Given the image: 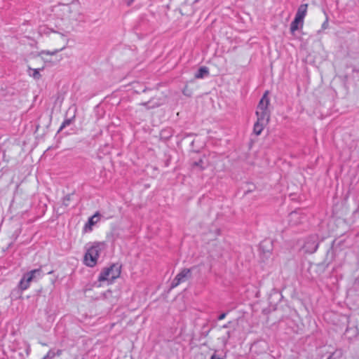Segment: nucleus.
Wrapping results in <instances>:
<instances>
[{
  "label": "nucleus",
  "instance_id": "obj_1",
  "mask_svg": "<svg viewBox=\"0 0 359 359\" xmlns=\"http://www.w3.org/2000/svg\"><path fill=\"white\" fill-rule=\"evenodd\" d=\"M104 245V243L95 242L86 250L83 257V263L88 267H94L97 262L100 253Z\"/></svg>",
  "mask_w": 359,
  "mask_h": 359
},
{
  "label": "nucleus",
  "instance_id": "obj_2",
  "mask_svg": "<svg viewBox=\"0 0 359 359\" xmlns=\"http://www.w3.org/2000/svg\"><path fill=\"white\" fill-rule=\"evenodd\" d=\"M121 265L118 263L112 264L108 267H105L100 273L98 280L102 281H110L112 282L116 278H118L121 274Z\"/></svg>",
  "mask_w": 359,
  "mask_h": 359
},
{
  "label": "nucleus",
  "instance_id": "obj_3",
  "mask_svg": "<svg viewBox=\"0 0 359 359\" xmlns=\"http://www.w3.org/2000/svg\"><path fill=\"white\" fill-rule=\"evenodd\" d=\"M42 276V271L41 268L36 269L25 273L20 281L19 282L18 287L21 290H25L29 287L32 281H36Z\"/></svg>",
  "mask_w": 359,
  "mask_h": 359
},
{
  "label": "nucleus",
  "instance_id": "obj_4",
  "mask_svg": "<svg viewBox=\"0 0 359 359\" xmlns=\"http://www.w3.org/2000/svg\"><path fill=\"white\" fill-rule=\"evenodd\" d=\"M192 278L191 269H183L172 280L170 287L174 288L180 283H184Z\"/></svg>",
  "mask_w": 359,
  "mask_h": 359
},
{
  "label": "nucleus",
  "instance_id": "obj_5",
  "mask_svg": "<svg viewBox=\"0 0 359 359\" xmlns=\"http://www.w3.org/2000/svg\"><path fill=\"white\" fill-rule=\"evenodd\" d=\"M318 245V236L316 234H313L306 238L303 248L305 252L313 254L317 250Z\"/></svg>",
  "mask_w": 359,
  "mask_h": 359
},
{
  "label": "nucleus",
  "instance_id": "obj_6",
  "mask_svg": "<svg viewBox=\"0 0 359 359\" xmlns=\"http://www.w3.org/2000/svg\"><path fill=\"white\" fill-rule=\"evenodd\" d=\"M269 92L266 91L259 102L257 111H269V98L268 97Z\"/></svg>",
  "mask_w": 359,
  "mask_h": 359
},
{
  "label": "nucleus",
  "instance_id": "obj_7",
  "mask_svg": "<svg viewBox=\"0 0 359 359\" xmlns=\"http://www.w3.org/2000/svg\"><path fill=\"white\" fill-rule=\"evenodd\" d=\"M100 214L97 212L95 215L88 219V222L85 224L84 231H90L92 230V226L95 225L100 219Z\"/></svg>",
  "mask_w": 359,
  "mask_h": 359
},
{
  "label": "nucleus",
  "instance_id": "obj_8",
  "mask_svg": "<svg viewBox=\"0 0 359 359\" xmlns=\"http://www.w3.org/2000/svg\"><path fill=\"white\" fill-rule=\"evenodd\" d=\"M257 121L266 123L269 121V111H256Z\"/></svg>",
  "mask_w": 359,
  "mask_h": 359
},
{
  "label": "nucleus",
  "instance_id": "obj_9",
  "mask_svg": "<svg viewBox=\"0 0 359 359\" xmlns=\"http://www.w3.org/2000/svg\"><path fill=\"white\" fill-rule=\"evenodd\" d=\"M289 221L292 224L297 225L302 222V217L299 211H293L289 215Z\"/></svg>",
  "mask_w": 359,
  "mask_h": 359
},
{
  "label": "nucleus",
  "instance_id": "obj_10",
  "mask_svg": "<svg viewBox=\"0 0 359 359\" xmlns=\"http://www.w3.org/2000/svg\"><path fill=\"white\" fill-rule=\"evenodd\" d=\"M304 21L297 17H294V19L290 24V32L294 34L295 31L298 30L299 27H302Z\"/></svg>",
  "mask_w": 359,
  "mask_h": 359
},
{
  "label": "nucleus",
  "instance_id": "obj_11",
  "mask_svg": "<svg viewBox=\"0 0 359 359\" xmlns=\"http://www.w3.org/2000/svg\"><path fill=\"white\" fill-rule=\"evenodd\" d=\"M307 4H301L297 8V11L296 13L295 16L304 21V19L307 13Z\"/></svg>",
  "mask_w": 359,
  "mask_h": 359
},
{
  "label": "nucleus",
  "instance_id": "obj_12",
  "mask_svg": "<svg viewBox=\"0 0 359 359\" xmlns=\"http://www.w3.org/2000/svg\"><path fill=\"white\" fill-rule=\"evenodd\" d=\"M209 75V69L207 67L203 66L199 67L195 74V78L203 79Z\"/></svg>",
  "mask_w": 359,
  "mask_h": 359
},
{
  "label": "nucleus",
  "instance_id": "obj_13",
  "mask_svg": "<svg viewBox=\"0 0 359 359\" xmlns=\"http://www.w3.org/2000/svg\"><path fill=\"white\" fill-rule=\"evenodd\" d=\"M351 334V336L348 337L349 339H351L352 338L356 337L359 334V330L357 327H347L345 332V334Z\"/></svg>",
  "mask_w": 359,
  "mask_h": 359
},
{
  "label": "nucleus",
  "instance_id": "obj_14",
  "mask_svg": "<svg viewBox=\"0 0 359 359\" xmlns=\"http://www.w3.org/2000/svg\"><path fill=\"white\" fill-rule=\"evenodd\" d=\"M75 119V115L70 118H65V121L62 122V125L60 126L57 133H60L63 129H65L67 126L71 125Z\"/></svg>",
  "mask_w": 359,
  "mask_h": 359
},
{
  "label": "nucleus",
  "instance_id": "obj_15",
  "mask_svg": "<svg viewBox=\"0 0 359 359\" xmlns=\"http://www.w3.org/2000/svg\"><path fill=\"white\" fill-rule=\"evenodd\" d=\"M264 123L257 121L254 124L253 132L255 135H259L261 134L264 129Z\"/></svg>",
  "mask_w": 359,
  "mask_h": 359
},
{
  "label": "nucleus",
  "instance_id": "obj_16",
  "mask_svg": "<svg viewBox=\"0 0 359 359\" xmlns=\"http://www.w3.org/2000/svg\"><path fill=\"white\" fill-rule=\"evenodd\" d=\"M151 103H152V100H150L148 102H142L140 104V105L145 107L147 109H154L155 107H158L160 105V104L157 103V102L153 103L152 104H151Z\"/></svg>",
  "mask_w": 359,
  "mask_h": 359
},
{
  "label": "nucleus",
  "instance_id": "obj_17",
  "mask_svg": "<svg viewBox=\"0 0 359 359\" xmlns=\"http://www.w3.org/2000/svg\"><path fill=\"white\" fill-rule=\"evenodd\" d=\"M172 134L170 129L163 130L161 132V138H163L165 140L169 139L170 137H172Z\"/></svg>",
  "mask_w": 359,
  "mask_h": 359
},
{
  "label": "nucleus",
  "instance_id": "obj_18",
  "mask_svg": "<svg viewBox=\"0 0 359 359\" xmlns=\"http://www.w3.org/2000/svg\"><path fill=\"white\" fill-rule=\"evenodd\" d=\"M203 164H204L203 160L202 158H200L198 161L193 162L191 165L193 168L198 167L201 170H203L205 168V167L203 166Z\"/></svg>",
  "mask_w": 359,
  "mask_h": 359
},
{
  "label": "nucleus",
  "instance_id": "obj_19",
  "mask_svg": "<svg viewBox=\"0 0 359 359\" xmlns=\"http://www.w3.org/2000/svg\"><path fill=\"white\" fill-rule=\"evenodd\" d=\"M29 69L33 72L32 76L34 79L39 80L41 77V75L39 73V69L29 68Z\"/></svg>",
  "mask_w": 359,
  "mask_h": 359
},
{
  "label": "nucleus",
  "instance_id": "obj_20",
  "mask_svg": "<svg viewBox=\"0 0 359 359\" xmlns=\"http://www.w3.org/2000/svg\"><path fill=\"white\" fill-rule=\"evenodd\" d=\"M56 355L53 350H50L48 353L42 359H52Z\"/></svg>",
  "mask_w": 359,
  "mask_h": 359
},
{
  "label": "nucleus",
  "instance_id": "obj_21",
  "mask_svg": "<svg viewBox=\"0 0 359 359\" xmlns=\"http://www.w3.org/2000/svg\"><path fill=\"white\" fill-rule=\"evenodd\" d=\"M182 93H183L184 95L187 96V97H191V94H192V93H191V90H189V89L188 88V86H186L184 88V89H183V90H182Z\"/></svg>",
  "mask_w": 359,
  "mask_h": 359
},
{
  "label": "nucleus",
  "instance_id": "obj_22",
  "mask_svg": "<svg viewBox=\"0 0 359 359\" xmlns=\"http://www.w3.org/2000/svg\"><path fill=\"white\" fill-rule=\"evenodd\" d=\"M71 195L70 194H68L67 196H65L63 198V202H62V204L65 205V206H68L69 205V201H70L71 199Z\"/></svg>",
  "mask_w": 359,
  "mask_h": 359
},
{
  "label": "nucleus",
  "instance_id": "obj_23",
  "mask_svg": "<svg viewBox=\"0 0 359 359\" xmlns=\"http://www.w3.org/2000/svg\"><path fill=\"white\" fill-rule=\"evenodd\" d=\"M63 48H61L60 49V50H62ZM59 51V50H55L53 52H50L49 50H43L41 51V54H46V55H53L55 54H56L57 52Z\"/></svg>",
  "mask_w": 359,
  "mask_h": 359
},
{
  "label": "nucleus",
  "instance_id": "obj_24",
  "mask_svg": "<svg viewBox=\"0 0 359 359\" xmlns=\"http://www.w3.org/2000/svg\"><path fill=\"white\" fill-rule=\"evenodd\" d=\"M324 13H325V15H326V19H325V22L323 23V25H322V29H327V27H328V17H327V14H326L325 11H324Z\"/></svg>",
  "mask_w": 359,
  "mask_h": 359
},
{
  "label": "nucleus",
  "instance_id": "obj_25",
  "mask_svg": "<svg viewBox=\"0 0 359 359\" xmlns=\"http://www.w3.org/2000/svg\"><path fill=\"white\" fill-rule=\"evenodd\" d=\"M231 337V332L230 331H228L226 332V337H223V341L224 344H226V342L228 341V340L230 339Z\"/></svg>",
  "mask_w": 359,
  "mask_h": 359
},
{
  "label": "nucleus",
  "instance_id": "obj_26",
  "mask_svg": "<svg viewBox=\"0 0 359 359\" xmlns=\"http://www.w3.org/2000/svg\"><path fill=\"white\" fill-rule=\"evenodd\" d=\"M210 359H225V356L220 357L217 355L216 351L211 355Z\"/></svg>",
  "mask_w": 359,
  "mask_h": 359
},
{
  "label": "nucleus",
  "instance_id": "obj_27",
  "mask_svg": "<svg viewBox=\"0 0 359 359\" xmlns=\"http://www.w3.org/2000/svg\"><path fill=\"white\" fill-rule=\"evenodd\" d=\"M227 313L226 312H224V313H222L217 318V320H222L223 319L225 318L226 316Z\"/></svg>",
  "mask_w": 359,
  "mask_h": 359
},
{
  "label": "nucleus",
  "instance_id": "obj_28",
  "mask_svg": "<svg viewBox=\"0 0 359 359\" xmlns=\"http://www.w3.org/2000/svg\"><path fill=\"white\" fill-rule=\"evenodd\" d=\"M231 323V321H229L228 323H226V324L224 325L222 327V328H228V327H230Z\"/></svg>",
  "mask_w": 359,
  "mask_h": 359
},
{
  "label": "nucleus",
  "instance_id": "obj_29",
  "mask_svg": "<svg viewBox=\"0 0 359 359\" xmlns=\"http://www.w3.org/2000/svg\"><path fill=\"white\" fill-rule=\"evenodd\" d=\"M135 0H126V4L128 6H130L133 2H134Z\"/></svg>",
  "mask_w": 359,
  "mask_h": 359
},
{
  "label": "nucleus",
  "instance_id": "obj_30",
  "mask_svg": "<svg viewBox=\"0 0 359 359\" xmlns=\"http://www.w3.org/2000/svg\"><path fill=\"white\" fill-rule=\"evenodd\" d=\"M30 350H31L30 346H27V347L26 348V353H27V355L29 354Z\"/></svg>",
  "mask_w": 359,
  "mask_h": 359
},
{
  "label": "nucleus",
  "instance_id": "obj_31",
  "mask_svg": "<svg viewBox=\"0 0 359 359\" xmlns=\"http://www.w3.org/2000/svg\"><path fill=\"white\" fill-rule=\"evenodd\" d=\"M62 351L61 350H57V352H55L57 355H60L61 354Z\"/></svg>",
  "mask_w": 359,
  "mask_h": 359
},
{
  "label": "nucleus",
  "instance_id": "obj_32",
  "mask_svg": "<svg viewBox=\"0 0 359 359\" xmlns=\"http://www.w3.org/2000/svg\"><path fill=\"white\" fill-rule=\"evenodd\" d=\"M327 359H336V358L333 356V354H332V355H329V357Z\"/></svg>",
  "mask_w": 359,
  "mask_h": 359
},
{
  "label": "nucleus",
  "instance_id": "obj_33",
  "mask_svg": "<svg viewBox=\"0 0 359 359\" xmlns=\"http://www.w3.org/2000/svg\"><path fill=\"white\" fill-rule=\"evenodd\" d=\"M53 273V271H49V272H48V274H50V273Z\"/></svg>",
  "mask_w": 359,
  "mask_h": 359
}]
</instances>
